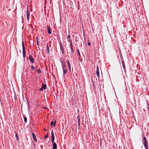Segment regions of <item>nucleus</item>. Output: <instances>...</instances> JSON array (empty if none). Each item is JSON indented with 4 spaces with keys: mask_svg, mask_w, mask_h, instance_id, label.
<instances>
[{
    "mask_svg": "<svg viewBox=\"0 0 149 149\" xmlns=\"http://www.w3.org/2000/svg\"><path fill=\"white\" fill-rule=\"evenodd\" d=\"M32 137H33V140L34 141H35L36 142L37 141V139H36V136L35 135V134L33 133H32Z\"/></svg>",
    "mask_w": 149,
    "mask_h": 149,
    "instance_id": "0eeeda50",
    "label": "nucleus"
},
{
    "mask_svg": "<svg viewBox=\"0 0 149 149\" xmlns=\"http://www.w3.org/2000/svg\"><path fill=\"white\" fill-rule=\"evenodd\" d=\"M22 50L25 49V46L24 45V43L23 42H22Z\"/></svg>",
    "mask_w": 149,
    "mask_h": 149,
    "instance_id": "dca6fc26",
    "label": "nucleus"
},
{
    "mask_svg": "<svg viewBox=\"0 0 149 149\" xmlns=\"http://www.w3.org/2000/svg\"><path fill=\"white\" fill-rule=\"evenodd\" d=\"M49 46H50V47H51V45H49Z\"/></svg>",
    "mask_w": 149,
    "mask_h": 149,
    "instance_id": "f704fd0d",
    "label": "nucleus"
},
{
    "mask_svg": "<svg viewBox=\"0 0 149 149\" xmlns=\"http://www.w3.org/2000/svg\"><path fill=\"white\" fill-rule=\"evenodd\" d=\"M79 120V121H78V125H79V126L80 125V120Z\"/></svg>",
    "mask_w": 149,
    "mask_h": 149,
    "instance_id": "a878e982",
    "label": "nucleus"
},
{
    "mask_svg": "<svg viewBox=\"0 0 149 149\" xmlns=\"http://www.w3.org/2000/svg\"><path fill=\"white\" fill-rule=\"evenodd\" d=\"M70 46H71V47H72V42H71V43H70Z\"/></svg>",
    "mask_w": 149,
    "mask_h": 149,
    "instance_id": "bb28decb",
    "label": "nucleus"
},
{
    "mask_svg": "<svg viewBox=\"0 0 149 149\" xmlns=\"http://www.w3.org/2000/svg\"><path fill=\"white\" fill-rule=\"evenodd\" d=\"M56 121L55 120L54 122V124H53V125L54 126V125H56Z\"/></svg>",
    "mask_w": 149,
    "mask_h": 149,
    "instance_id": "b1692460",
    "label": "nucleus"
},
{
    "mask_svg": "<svg viewBox=\"0 0 149 149\" xmlns=\"http://www.w3.org/2000/svg\"><path fill=\"white\" fill-rule=\"evenodd\" d=\"M53 144L52 145L53 149H57V146L56 143L54 142L53 143Z\"/></svg>",
    "mask_w": 149,
    "mask_h": 149,
    "instance_id": "423d86ee",
    "label": "nucleus"
},
{
    "mask_svg": "<svg viewBox=\"0 0 149 149\" xmlns=\"http://www.w3.org/2000/svg\"><path fill=\"white\" fill-rule=\"evenodd\" d=\"M26 17L28 20H29L30 17V12L28 9L26 12Z\"/></svg>",
    "mask_w": 149,
    "mask_h": 149,
    "instance_id": "20e7f679",
    "label": "nucleus"
},
{
    "mask_svg": "<svg viewBox=\"0 0 149 149\" xmlns=\"http://www.w3.org/2000/svg\"><path fill=\"white\" fill-rule=\"evenodd\" d=\"M43 89L41 87V88L39 89V90L40 91H42L43 90Z\"/></svg>",
    "mask_w": 149,
    "mask_h": 149,
    "instance_id": "5701e85b",
    "label": "nucleus"
},
{
    "mask_svg": "<svg viewBox=\"0 0 149 149\" xmlns=\"http://www.w3.org/2000/svg\"><path fill=\"white\" fill-rule=\"evenodd\" d=\"M24 120L25 122H27V118L26 117H24Z\"/></svg>",
    "mask_w": 149,
    "mask_h": 149,
    "instance_id": "aec40b11",
    "label": "nucleus"
},
{
    "mask_svg": "<svg viewBox=\"0 0 149 149\" xmlns=\"http://www.w3.org/2000/svg\"><path fill=\"white\" fill-rule=\"evenodd\" d=\"M62 64V68L63 70L65 68V63L63 62H61Z\"/></svg>",
    "mask_w": 149,
    "mask_h": 149,
    "instance_id": "6e6552de",
    "label": "nucleus"
},
{
    "mask_svg": "<svg viewBox=\"0 0 149 149\" xmlns=\"http://www.w3.org/2000/svg\"><path fill=\"white\" fill-rule=\"evenodd\" d=\"M88 44L89 45H91V44L90 42H88Z\"/></svg>",
    "mask_w": 149,
    "mask_h": 149,
    "instance_id": "2f4dec72",
    "label": "nucleus"
},
{
    "mask_svg": "<svg viewBox=\"0 0 149 149\" xmlns=\"http://www.w3.org/2000/svg\"><path fill=\"white\" fill-rule=\"evenodd\" d=\"M143 144L146 149H148V143L147 141V139L145 137L143 138Z\"/></svg>",
    "mask_w": 149,
    "mask_h": 149,
    "instance_id": "f257e3e1",
    "label": "nucleus"
},
{
    "mask_svg": "<svg viewBox=\"0 0 149 149\" xmlns=\"http://www.w3.org/2000/svg\"><path fill=\"white\" fill-rule=\"evenodd\" d=\"M17 141H18V137L17 138Z\"/></svg>",
    "mask_w": 149,
    "mask_h": 149,
    "instance_id": "473e14b6",
    "label": "nucleus"
},
{
    "mask_svg": "<svg viewBox=\"0 0 149 149\" xmlns=\"http://www.w3.org/2000/svg\"><path fill=\"white\" fill-rule=\"evenodd\" d=\"M36 71H37L38 73H41V71L40 70V69H36Z\"/></svg>",
    "mask_w": 149,
    "mask_h": 149,
    "instance_id": "ddd939ff",
    "label": "nucleus"
},
{
    "mask_svg": "<svg viewBox=\"0 0 149 149\" xmlns=\"http://www.w3.org/2000/svg\"><path fill=\"white\" fill-rule=\"evenodd\" d=\"M71 54H72V53H73V47H71Z\"/></svg>",
    "mask_w": 149,
    "mask_h": 149,
    "instance_id": "6ab92c4d",
    "label": "nucleus"
},
{
    "mask_svg": "<svg viewBox=\"0 0 149 149\" xmlns=\"http://www.w3.org/2000/svg\"><path fill=\"white\" fill-rule=\"evenodd\" d=\"M68 41H69V42L70 43H71V42H72V41L71 40H70V39H69Z\"/></svg>",
    "mask_w": 149,
    "mask_h": 149,
    "instance_id": "cd10ccee",
    "label": "nucleus"
},
{
    "mask_svg": "<svg viewBox=\"0 0 149 149\" xmlns=\"http://www.w3.org/2000/svg\"><path fill=\"white\" fill-rule=\"evenodd\" d=\"M44 130L45 131H46V130L45 129H44Z\"/></svg>",
    "mask_w": 149,
    "mask_h": 149,
    "instance_id": "72a5a7b5",
    "label": "nucleus"
},
{
    "mask_svg": "<svg viewBox=\"0 0 149 149\" xmlns=\"http://www.w3.org/2000/svg\"><path fill=\"white\" fill-rule=\"evenodd\" d=\"M61 50L62 51V53L63 54L64 53V49H63V48H62V46L61 45Z\"/></svg>",
    "mask_w": 149,
    "mask_h": 149,
    "instance_id": "f3484780",
    "label": "nucleus"
},
{
    "mask_svg": "<svg viewBox=\"0 0 149 149\" xmlns=\"http://www.w3.org/2000/svg\"><path fill=\"white\" fill-rule=\"evenodd\" d=\"M29 60L30 61V62L32 63H33L34 62V59L33 58L32 56L31 55H30L29 56Z\"/></svg>",
    "mask_w": 149,
    "mask_h": 149,
    "instance_id": "7ed1b4c3",
    "label": "nucleus"
},
{
    "mask_svg": "<svg viewBox=\"0 0 149 149\" xmlns=\"http://www.w3.org/2000/svg\"><path fill=\"white\" fill-rule=\"evenodd\" d=\"M77 53H78L79 56H80V53L79 52V49H77Z\"/></svg>",
    "mask_w": 149,
    "mask_h": 149,
    "instance_id": "412c9836",
    "label": "nucleus"
},
{
    "mask_svg": "<svg viewBox=\"0 0 149 149\" xmlns=\"http://www.w3.org/2000/svg\"><path fill=\"white\" fill-rule=\"evenodd\" d=\"M31 68L32 70H33L36 69V68L35 67V66L34 65H32L31 66Z\"/></svg>",
    "mask_w": 149,
    "mask_h": 149,
    "instance_id": "a211bd4d",
    "label": "nucleus"
},
{
    "mask_svg": "<svg viewBox=\"0 0 149 149\" xmlns=\"http://www.w3.org/2000/svg\"><path fill=\"white\" fill-rule=\"evenodd\" d=\"M15 136L16 138H17L18 137V136H17V133H16V134H15Z\"/></svg>",
    "mask_w": 149,
    "mask_h": 149,
    "instance_id": "c85d7f7f",
    "label": "nucleus"
},
{
    "mask_svg": "<svg viewBox=\"0 0 149 149\" xmlns=\"http://www.w3.org/2000/svg\"><path fill=\"white\" fill-rule=\"evenodd\" d=\"M67 72V69H66L63 70V74H65Z\"/></svg>",
    "mask_w": 149,
    "mask_h": 149,
    "instance_id": "f8f14e48",
    "label": "nucleus"
},
{
    "mask_svg": "<svg viewBox=\"0 0 149 149\" xmlns=\"http://www.w3.org/2000/svg\"><path fill=\"white\" fill-rule=\"evenodd\" d=\"M68 38H69V39H70V35H68Z\"/></svg>",
    "mask_w": 149,
    "mask_h": 149,
    "instance_id": "c756f323",
    "label": "nucleus"
},
{
    "mask_svg": "<svg viewBox=\"0 0 149 149\" xmlns=\"http://www.w3.org/2000/svg\"><path fill=\"white\" fill-rule=\"evenodd\" d=\"M51 136H52V140H51L52 142V143H54V139H55V138H54V136L53 131V130H52V131L51 133Z\"/></svg>",
    "mask_w": 149,
    "mask_h": 149,
    "instance_id": "f03ea898",
    "label": "nucleus"
},
{
    "mask_svg": "<svg viewBox=\"0 0 149 149\" xmlns=\"http://www.w3.org/2000/svg\"><path fill=\"white\" fill-rule=\"evenodd\" d=\"M53 121H52L51 123V126H52L53 125Z\"/></svg>",
    "mask_w": 149,
    "mask_h": 149,
    "instance_id": "393cba45",
    "label": "nucleus"
},
{
    "mask_svg": "<svg viewBox=\"0 0 149 149\" xmlns=\"http://www.w3.org/2000/svg\"><path fill=\"white\" fill-rule=\"evenodd\" d=\"M37 44L38 45L39 42L38 39V38H37Z\"/></svg>",
    "mask_w": 149,
    "mask_h": 149,
    "instance_id": "4be33fe9",
    "label": "nucleus"
},
{
    "mask_svg": "<svg viewBox=\"0 0 149 149\" xmlns=\"http://www.w3.org/2000/svg\"><path fill=\"white\" fill-rule=\"evenodd\" d=\"M42 87L43 89H45L46 88V85L45 84H44L43 83Z\"/></svg>",
    "mask_w": 149,
    "mask_h": 149,
    "instance_id": "4468645a",
    "label": "nucleus"
},
{
    "mask_svg": "<svg viewBox=\"0 0 149 149\" xmlns=\"http://www.w3.org/2000/svg\"><path fill=\"white\" fill-rule=\"evenodd\" d=\"M48 137V134H47L45 136V138H47Z\"/></svg>",
    "mask_w": 149,
    "mask_h": 149,
    "instance_id": "7c9ffc66",
    "label": "nucleus"
},
{
    "mask_svg": "<svg viewBox=\"0 0 149 149\" xmlns=\"http://www.w3.org/2000/svg\"><path fill=\"white\" fill-rule=\"evenodd\" d=\"M99 69L98 67V66H97L96 73L97 74V76L98 78H99L100 77L99 72Z\"/></svg>",
    "mask_w": 149,
    "mask_h": 149,
    "instance_id": "39448f33",
    "label": "nucleus"
},
{
    "mask_svg": "<svg viewBox=\"0 0 149 149\" xmlns=\"http://www.w3.org/2000/svg\"><path fill=\"white\" fill-rule=\"evenodd\" d=\"M23 55L24 58H25L26 56V51L25 49H23Z\"/></svg>",
    "mask_w": 149,
    "mask_h": 149,
    "instance_id": "9d476101",
    "label": "nucleus"
},
{
    "mask_svg": "<svg viewBox=\"0 0 149 149\" xmlns=\"http://www.w3.org/2000/svg\"><path fill=\"white\" fill-rule=\"evenodd\" d=\"M48 52V53L49 54V45H48V43H47V45H46V49Z\"/></svg>",
    "mask_w": 149,
    "mask_h": 149,
    "instance_id": "1a4fd4ad",
    "label": "nucleus"
},
{
    "mask_svg": "<svg viewBox=\"0 0 149 149\" xmlns=\"http://www.w3.org/2000/svg\"><path fill=\"white\" fill-rule=\"evenodd\" d=\"M73 149H74V148H73Z\"/></svg>",
    "mask_w": 149,
    "mask_h": 149,
    "instance_id": "e433bc0d",
    "label": "nucleus"
},
{
    "mask_svg": "<svg viewBox=\"0 0 149 149\" xmlns=\"http://www.w3.org/2000/svg\"><path fill=\"white\" fill-rule=\"evenodd\" d=\"M67 63L68 64V67H69V69H70V70L71 71V66L70 64V63L69 62V61L68 60L67 61Z\"/></svg>",
    "mask_w": 149,
    "mask_h": 149,
    "instance_id": "9b49d317",
    "label": "nucleus"
},
{
    "mask_svg": "<svg viewBox=\"0 0 149 149\" xmlns=\"http://www.w3.org/2000/svg\"><path fill=\"white\" fill-rule=\"evenodd\" d=\"M38 67V66H37V67L36 68Z\"/></svg>",
    "mask_w": 149,
    "mask_h": 149,
    "instance_id": "c9c22d12",
    "label": "nucleus"
},
{
    "mask_svg": "<svg viewBox=\"0 0 149 149\" xmlns=\"http://www.w3.org/2000/svg\"><path fill=\"white\" fill-rule=\"evenodd\" d=\"M48 32L49 34H51V32L50 31V29L49 27H48Z\"/></svg>",
    "mask_w": 149,
    "mask_h": 149,
    "instance_id": "2eb2a0df",
    "label": "nucleus"
}]
</instances>
